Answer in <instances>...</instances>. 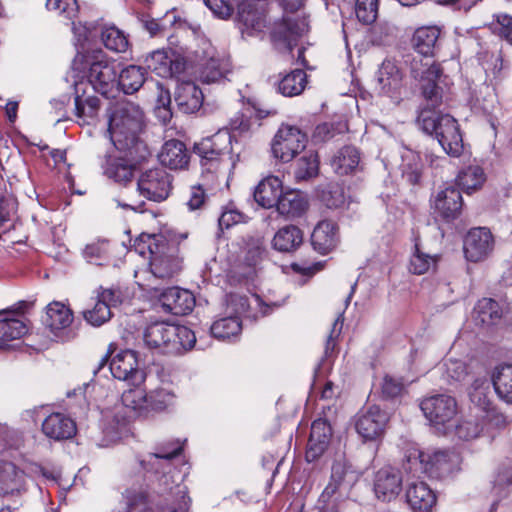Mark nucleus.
Segmentation results:
<instances>
[{
	"instance_id": "nucleus-39",
	"label": "nucleus",
	"mask_w": 512,
	"mask_h": 512,
	"mask_svg": "<svg viewBox=\"0 0 512 512\" xmlns=\"http://www.w3.org/2000/svg\"><path fill=\"white\" fill-rule=\"evenodd\" d=\"M175 100L184 113H194L202 105L203 94L194 83L187 82L178 88Z\"/></svg>"
},
{
	"instance_id": "nucleus-30",
	"label": "nucleus",
	"mask_w": 512,
	"mask_h": 512,
	"mask_svg": "<svg viewBox=\"0 0 512 512\" xmlns=\"http://www.w3.org/2000/svg\"><path fill=\"white\" fill-rule=\"evenodd\" d=\"M346 469L341 463L332 466L331 481L319 497L318 504L323 512H334L335 495L345 481Z\"/></svg>"
},
{
	"instance_id": "nucleus-64",
	"label": "nucleus",
	"mask_w": 512,
	"mask_h": 512,
	"mask_svg": "<svg viewBox=\"0 0 512 512\" xmlns=\"http://www.w3.org/2000/svg\"><path fill=\"white\" fill-rule=\"evenodd\" d=\"M496 28L499 36L512 45V16L501 14L497 16Z\"/></svg>"
},
{
	"instance_id": "nucleus-15",
	"label": "nucleus",
	"mask_w": 512,
	"mask_h": 512,
	"mask_svg": "<svg viewBox=\"0 0 512 512\" xmlns=\"http://www.w3.org/2000/svg\"><path fill=\"white\" fill-rule=\"evenodd\" d=\"M494 249V238L489 229H471L464 238V255L470 262H480L489 257Z\"/></svg>"
},
{
	"instance_id": "nucleus-40",
	"label": "nucleus",
	"mask_w": 512,
	"mask_h": 512,
	"mask_svg": "<svg viewBox=\"0 0 512 512\" xmlns=\"http://www.w3.org/2000/svg\"><path fill=\"white\" fill-rule=\"evenodd\" d=\"M491 379L498 397L506 403L512 404V364L496 367Z\"/></svg>"
},
{
	"instance_id": "nucleus-56",
	"label": "nucleus",
	"mask_w": 512,
	"mask_h": 512,
	"mask_svg": "<svg viewBox=\"0 0 512 512\" xmlns=\"http://www.w3.org/2000/svg\"><path fill=\"white\" fill-rule=\"evenodd\" d=\"M442 367L448 381L460 382L468 375L466 363L459 359L448 358L444 361Z\"/></svg>"
},
{
	"instance_id": "nucleus-44",
	"label": "nucleus",
	"mask_w": 512,
	"mask_h": 512,
	"mask_svg": "<svg viewBox=\"0 0 512 512\" xmlns=\"http://www.w3.org/2000/svg\"><path fill=\"white\" fill-rule=\"evenodd\" d=\"M306 84V73L302 69H295L280 80L278 91L286 97H293L300 95L304 91Z\"/></svg>"
},
{
	"instance_id": "nucleus-1",
	"label": "nucleus",
	"mask_w": 512,
	"mask_h": 512,
	"mask_svg": "<svg viewBox=\"0 0 512 512\" xmlns=\"http://www.w3.org/2000/svg\"><path fill=\"white\" fill-rule=\"evenodd\" d=\"M441 29L438 26H422L412 36L411 45L417 55H407L405 63L410 75L420 81L423 98L435 106L441 102V88L437 82L442 70L432 57L439 46Z\"/></svg>"
},
{
	"instance_id": "nucleus-60",
	"label": "nucleus",
	"mask_w": 512,
	"mask_h": 512,
	"mask_svg": "<svg viewBox=\"0 0 512 512\" xmlns=\"http://www.w3.org/2000/svg\"><path fill=\"white\" fill-rule=\"evenodd\" d=\"M404 385L400 379L386 375L382 382V395L386 398H396L402 394Z\"/></svg>"
},
{
	"instance_id": "nucleus-43",
	"label": "nucleus",
	"mask_w": 512,
	"mask_h": 512,
	"mask_svg": "<svg viewBox=\"0 0 512 512\" xmlns=\"http://www.w3.org/2000/svg\"><path fill=\"white\" fill-rule=\"evenodd\" d=\"M319 159L315 151H306L297 161L294 177L297 182L308 181L318 176Z\"/></svg>"
},
{
	"instance_id": "nucleus-41",
	"label": "nucleus",
	"mask_w": 512,
	"mask_h": 512,
	"mask_svg": "<svg viewBox=\"0 0 512 512\" xmlns=\"http://www.w3.org/2000/svg\"><path fill=\"white\" fill-rule=\"evenodd\" d=\"M489 384L484 377L476 378L469 391L471 402L487 414V417L496 415V410L489 398Z\"/></svg>"
},
{
	"instance_id": "nucleus-3",
	"label": "nucleus",
	"mask_w": 512,
	"mask_h": 512,
	"mask_svg": "<svg viewBox=\"0 0 512 512\" xmlns=\"http://www.w3.org/2000/svg\"><path fill=\"white\" fill-rule=\"evenodd\" d=\"M74 80L83 81L94 91L107 96L116 88L117 63L103 50L78 52L71 65Z\"/></svg>"
},
{
	"instance_id": "nucleus-11",
	"label": "nucleus",
	"mask_w": 512,
	"mask_h": 512,
	"mask_svg": "<svg viewBox=\"0 0 512 512\" xmlns=\"http://www.w3.org/2000/svg\"><path fill=\"white\" fill-rule=\"evenodd\" d=\"M420 408L429 422L437 429L453 420L457 404L453 397L437 394L422 400Z\"/></svg>"
},
{
	"instance_id": "nucleus-13",
	"label": "nucleus",
	"mask_w": 512,
	"mask_h": 512,
	"mask_svg": "<svg viewBox=\"0 0 512 512\" xmlns=\"http://www.w3.org/2000/svg\"><path fill=\"white\" fill-rule=\"evenodd\" d=\"M120 290L113 288H100L92 308L82 312L86 322L94 327H100L112 317L111 308L121 304Z\"/></svg>"
},
{
	"instance_id": "nucleus-50",
	"label": "nucleus",
	"mask_w": 512,
	"mask_h": 512,
	"mask_svg": "<svg viewBox=\"0 0 512 512\" xmlns=\"http://www.w3.org/2000/svg\"><path fill=\"white\" fill-rule=\"evenodd\" d=\"M146 68L161 77L171 75V59L162 50H156L145 57Z\"/></svg>"
},
{
	"instance_id": "nucleus-51",
	"label": "nucleus",
	"mask_w": 512,
	"mask_h": 512,
	"mask_svg": "<svg viewBox=\"0 0 512 512\" xmlns=\"http://www.w3.org/2000/svg\"><path fill=\"white\" fill-rule=\"evenodd\" d=\"M82 254L89 263L103 265L109 258V242L107 240L91 242L85 246Z\"/></svg>"
},
{
	"instance_id": "nucleus-48",
	"label": "nucleus",
	"mask_w": 512,
	"mask_h": 512,
	"mask_svg": "<svg viewBox=\"0 0 512 512\" xmlns=\"http://www.w3.org/2000/svg\"><path fill=\"white\" fill-rule=\"evenodd\" d=\"M242 329L238 316L229 315L215 321L211 326V334L217 339L236 337Z\"/></svg>"
},
{
	"instance_id": "nucleus-36",
	"label": "nucleus",
	"mask_w": 512,
	"mask_h": 512,
	"mask_svg": "<svg viewBox=\"0 0 512 512\" xmlns=\"http://www.w3.org/2000/svg\"><path fill=\"white\" fill-rule=\"evenodd\" d=\"M230 71V58L224 54H214L201 68L200 79L204 83H213L222 79Z\"/></svg>"
},
{
	"instance_id": "nucleus-59",
	"label": "nucleus",
	"mask_w": 512,
	"mask_h": 512,
	"mask_svg": "<svg viewBox=\"0 0 512 512\" xmlns=\"http://www.w3.org/2000/svg\"><path fill=\"white\" fill-rule=\"evenodd\" d=\"M227 307L233 316L245 315L248 312L249 301L244 295L231 293L226 299Z\"/></svg>"
},
{
	"instance_id": "nucleus-19",
	"label": "nucleus",
	"mask_w": 512,
	"mask_h": 512,
	"mask_svg": "<svg viewBox=\"0 0 512 512\" xmlns=\"http://www.w3.org/2000/svg\"><path fill=\"white\" fill-rule=\"evenodd\" d=\"M159 301L166 312L176 316L190 313L195 306L194 295L189 290L180 287L165 289L159 295Z\"/></svg>"
},
{
	"instance_id": "nucleus-26",
	"label": "nucleus",
	"mask_w": 512,
	"mask_h": 512,
	"mask_svg": "<svg viewBox=\"0 0 512 512\" xmlns=\"http://www.w3.org/2000/svg\"><path fill=\"white\" fill-rule=\"evenodd\" d=\"M309 206L307 197L296 190L282 192L277 203V212L288 219L301 217Z\"/></svg>"
},
{
	"instance_id": "nucleus-29",
	"label": "nucleus",
	"mask_w": 512,
	"mask_h": 512,
	"mask_svg": "<svg viewBox=\"0 0 512 512\" xmlns=\"http://www.w3.org/2000/svg\"><path fill=\"white\" fill-rule=\"evenodd\" d=\"M83 81H73L75 90V112L79 119L89 123L88 119H93L100 108V99L97 96H85Z\"/></svg>"
},
{
	"instance_id": "nucleus-35",
	"label": "nucleus",
	"mask_w": 512,
	"mask_h": 512,
	"mask_svg": "<svg viewBox=\"0 0 512 512\" xmlns=\"http://www.w3.org/2000/svg\"><path fill=\"white\" fill-rule=\"evenodd\" d=\"M145 75V68L136 65H129L118 73L116 87H119L125 94H133L145 83Z\"/></svg>"
},
{
	"instance_id": "nucleus-20",
	"label": "nucleus",
	"mask_w": 512,
	"mask_h": 512,
	"mask_svg": "<svg viewBox=\"0 0 512 512\" xmlns=\"http://www.w3.org/2000/svg\"><path fill=\"white\" fill-rule=\"evenodd\" d=\"M402 478L399 470L386 466L375 475L374 490L378 499L391 501L401 491Z\"/></svg>"
},
{
	"instance_id": "nucleus-57",
	"label": "nucleus",
	"mask_w": 512,
	"mask_h": 512,
	"mask_svg": "<svg viewBox=\"0 0 512 512\" xmlns=\"http://www.w3.org/2000/svg\"><path fill=\"white\" fill-rule=\"evenodd\" d=\"M128 512H152L145 492H127Z\"/></svg>"
},
{
	"instance_id": "nucleus-18",
	"label": "nucleus",
	"mask_w": 512,
	"mask_h": 512,
	"mask_svg": "<svg viewBox=\"0 0 512 512\" xmlns=\"http://www.w3.org/2000/svg\"><path fill=\"white\" fill-rule=\"evenodd\" d=\"M181 451L182 447L180 445L175 446L172 450L161 448L155 453H150L147 459L141 460L140 465L146 471H152L155 474L161 472L162 476L159 481L167 486V490L172 491V486H170L171 477L168 476V473L171 470V460L177 457Z\"/></svg>"
},
{
	"instance_id": "nucleus-31",
	"label": "nucleus",
	"mask_w": 512,
	"mask_h": 512,
	"mask_svg": "<svg viewBox=\"0 0 512 512\" xmlns=\"http://www.w3.org/2000/svg\"><path fill=\"white\" fill-rule=\"evenodd\" d=\"M418 459L426 472L433 470L450 472L457 461V455L447 450H439L433 453L419 452Z\"/></svg>"
},
{
	"instance_id": "nucleus-33",
	"label": "nucleus",
	"mask_w": 512,
	"mask_h": 512,
	"mask_svg": "<svg viewBox=\"0 0 512 512\" xmlns=\"http://www.w3.org/2000/svg\"><path fill=\"white\" fill-rule=\"evenodd\" d=\"M503 311L497 301L492 298H483L474 307L472 318L476 325L492 326L497 324Z\"/></svg>"
},
{
	"instance_id": "nucleus-2",
	"label": "nucleus",
	"mask_w": 512,
	"mask_h": 512,
	"mask_svg": "<svg viewBox=\"0 0 512 512\" xmlns=\"http://www.w3.org/2000/svg\"><path fill=\"white\" fill-rule=\"evenodd\" d=\"M108 117V131L114 147L136 161H145L150 151L139 137L144 118L141 108L129 101L117 102L110 108Z\"/></svg>"
},
{
	"instance_id": "nucleus-9",
	"label": "nucleus",
	"mask_w": 512,
	"mask_h": 512,
	"mask_svg": "<svg viewBox=\"0 0 512 512\" xmlns=\"http://www.w3.org/2000/svg\"><path fill=\"white\" fill-rule=\"evenodd\" d=\"M306 143L307 136L299 128L282 125L273 139L272 153L282 162H289L305 149Z\"/></svg>"
},
{
	"instance_id": "nucleus-34",
	"label": "nucleus",
	"mask_w": 512,
	"mask_h": 512,
	"mask_svg": "<svg viewBox=\"0 0 512 512\" xmlns=\"http://www.w3.org/2000/svg\"><path fill=\"white\" fill-rule=\"evenodd\" d=\"M406 498L413 510L429 511L436 502L433 491L424 482L409 484Z\"/></svg>"
},
{
	"instance_id": "nucleus-49",
	"label": "nucleus",
	"mask_w": 512,
	"mask_h": 512,
	"mask_svg": "<svg viewBox=\"0 0 512 512\" xmlns=\"http://www.w3.org/2000/svg\"><path fill=\"white\" fill-rule=\"evenodd\" d=\"M101 41L107 49L115 52H124L128 47L126 36L115 26L101 29Z\"/></svg>"
},
{
	"instance_id": "nucleus-12",
	"label": "nucleus",
	"mask_w": 512,
	"mask_h": 512,
	"mask_svg": "<svg viewBox=\"0 0 512 512\" xmlns=\"http://www.w3.org/2000/svg\"><path fill=\"white\" fill-rule=\"evenodd\" d=\"M151 254V268L158 278H170L181 269L180 260L169 253L171 248L166 245L163 237H153L148 245Z\"/></svg>"
},
{
	"instance_id": "nucleus-61",
	"label": "nucleus",
	"mask_w": 512,
	"mask_h": 512,
	"mask_svg": "<svg viewBox=\"0 0 512 512\" xmlns=\"http://www.w3.org/2000/svg\"><path fill=\"white\" fill-rule=\"evenodd\" d=\"M212 13L222 19L229 18L233 13V6L226 0H203Z\"/></svg>"
},
{
	"instance_id": "nucleus-55",
	"label": "nucleus",
	"mask_w": 512,
	"mask_h": 512,
	"mask_svg": "<svg viewBox=\"0 0 512 512\" xmlns=\"http://www.w3.org/2000/svg\"><path fill=\"white\" fill-rule=\"evenodd\" d=\"M46 7L49 11L71 21L77 16L79 10L77 0H46ZM72 24L74 25V22Z\"/></svg>"
},
{
	"instance_id": "nucleus-10",
	"label": "nucleus",
	"mask_w": 512,
	"mask_h": 512,
	"mask_svg": "<svg viewBox=\"0 0 512 512\" xmlns=\"http://www.w3.org/2000/svg\"><path fill=\"white\" fill-rule=\"evenodd\" d=\"M170 174L162 167L142 172L137 181L139 194L148 200L160 202L165 200L172 189Z\"/></svg>"
},
{
	"instance_id": "nucleus-47",
	"label": "nucleus",
	"mask_w": 512,
	"mask_h": 512,
	"mask_svg": "<svg viewBox=\"0 0 512 512\" xmlns=\"http://www.w3.org/2000/svg\"><path fill=\"white\" fill-rule=\"evenodd\" d=\"M457 185L466 193L479 189L485 182V174L479 166H469L459 172Z\"/></svg>"
},
{
	"instance_id": "nucleus-32",
	"label": "nucleus",
	"mask_w": 512,
	"mask_h": 512,
	"mask_svg": "<svg viewBox=\"0 0 512 512\" xmlns=\"http://www.w3.org/2000/svg\"><path fill=\"white\" fill-rule=\"evenodd\" d=\"M238 21L242 26V32L255 35L263 32L266 27V14L251 4H243L238 11Z\"/></svg>"
},
{
	"instance_id": "nucleus-27",
	"label": "nucleus",
	"mask_w": 512,
	"mask_h": 512,
	"mask_svg": "<svg viewBox=\"0 0 512 512\" xmlns=\"http://www.w3.org/2000/svg\"><path fill=\"white\" fill-rule=\"evenodd\" d=\"M282 182L276 176L263 179L254 190V199L263 208L276 207L282 194Z\"/></svg>"
},
{
	"instance_id": "nucleus-5",
	"label": "nucleus",
	"mask_w": 512,
	"mask_h": 512,
	"mask_svg": "<svg viewBox=\"0 0 512 512\" xmlns=\"http://www.w3.org/2000/svg\"><path fill=\"white\" fill-rule=\"evenodd\" d=\"M424 101L417 117L419 128L426 134L434 136L448 155L460 156L463 152V139L456 119L449 114L436 111L442 101L435 106L428 103L425 98Z\"/></svg>"
},
{
	"instance_id": "nucleus-24",
	"label": "nucleus",
	"mask_w": 512,
	"mask_h": 512,
	"mask_svg": "<svg viewBox=\"0 0 512 512\" xmlns=\"http://www.w3.org/2000/svg\"><path fill=\"white\" fill-rule=\"evenodd\" d=\"M463 200L461 192L454 187H447L437 193L434 208L445 220L457 218L462 210Z\"/></svg>"
},
{
	"instance_id": "nucleus-7",
	"label": "nucleus",
	"mask_w": 512,
	"mask_h": 512,
	"mask_svg": "<svg viewBox=\"0 0 512 512\" xmlns=\"http://www.w3.org/2000/svg\"><path fill=\"white\" fill-rule=\"evenodd\" d=\"M305 0H279L285 15L276 20L270 29V39L279 51L291 52L298 41L309 30L305 17H291L288 14L297 12L303 7Z\"/></svg>"
},
{
	"instance_id": "nucleus-45",
	"label": "nucleus",
	"mask_w": 512,
	"mask_h": 512,
	"mask_svg": "<svg viewBox=\"0 0 512 512\" xmlns=\"http://www.w3.org/2000/svg\"><path fill=\"white\" fill-rule=\"evenodd\" d=\"M122 404L131 409L136 416L147 417V393L135 385L123 392L121 396Z\"/></svg>"
},
{
	"instance_id": "nucleus-21",
	"label": "nucleus",
	"mask_w": 512,
	"mask_h": 512,
	"mask_svg": "<svg viewBox=\"0 0 512 512\" xmlns=\"http://www.w3.org/2000/svg\"><path fill=\"white\" fill-rule=\"evenodd\" d=\"M123 157L105 155L104 174L120 184L130 182L136 165L142 161L132 159L126 153Z\"/></svg>"
},
{
	"instance_id": "nucleus-37",
	"label": "nucleus",
	"mask_w": 512,
	"mask_h": 512,
	"mask_svg": "<svg viewBox=\"0 0 512 512\" xmlns=\"http://www.w3.org/2000/svg\"><path fill=\"white\" fill-rule=\"evenodd\" d=\"M46 325L58 335V332L68 328L73 322L72 310L61 302H52L47 306Z\"/></svg>"
},
{
	"instance_id": "nucleus-52",
	"label": "nucleus",
	"mask_w": 512,
	"mask_h": 512,
	"mask_svg": "<svg viewBox=\"0 0 512 512\" xmlns=\"http://www.w3.org/2000/svg\"><path fill=\"white\" fill-rule=\"evenodd\" d=\"M320 200L329 209H339L344 206L346 197L339 184L330 183L321 191Z\"/></svg>"
},
{
	"instance_id": "nucleus-63",
	"label": "nucleus",
	"mask_w": 512,
	"mask_h": 512,
	"mask_svg": "<svg viewBox=\"0 0 512 512\" xmlns=\"http://www.w3.org/2000/svg\"><path fill=\"white\" fill-rule=\"evenodd\" d=\"M244 215L234 208H226L218 219L220 229H228L231 226L242 222Z\"/></svg>"
},
{
	"instance_id": "nucleus-23",
	"label": "nucleus",
	"mask_w": 512,
	"mask_h": 512,
	"mask_svg": "<svg viewBox=\"0 0 512 512\" xmlns=\"http://www.w3.org/2000/svg\"><path fill=\"white\" fill-rule=\"evenodd\" d=\"M332 429L330 424L324 419H317L312 423L306 459L311 462L316 460L328 447Z\"/></svg>"
},
{
	"instance_id": "nucleus-28",
	"label": "nucleus",
	"mask_w": 512,
	"mask_h": 512,
	"mask_svg": "<svg viewBox=\"0 0 512 512\" xmlns=\"http://www.w3.org/2000/svg\"><path fill=\"white\" fill-rule=\"evenodd\" d=\"M159 159L162 165L177 170L188 165L189 155L183 142L171 139L163 145Z\"/></svg>"
},
{
	"instance_id": "nucleus-62",
	"label": "nucleus",
	"mask_w": 512,
	"mask_h": 512,
	"mask_svg": "<svg viewBox=\"0 0 512 512\" xmlns=\"http://www.w3.org/2000/svg\"><path fill=\"white\" fill-rule=\"evenodd\" d=\"M2 442L7 448L18 449L23 444V434L14 428L2 427Z\"/></svg>"
},
{
	"instance_id": "nucleus-4",
	"label": "nucleus",
	"mask_w": 512,
	"mask_h": 512,
	"mask_svg": "<svg viewBox=\"0 0 512 512\" xmlns=\"http://www.w3.org/2000/svg\"><path fill=\"white\" fill-rule=\"evenodd\" d=\"M194 152L200 158L202 175L209 179L222 170L235 167L240 160V151L233 144V136L227 129L195 143Z\"/></svg>"
},
{
	"instance_id": "nucleus-38",
	"label": "nucleus",
	"mask_w": 512,
	"mask_h": 512,
	"mask_svg": "<svg viewBox=\"0 0 512 512\" xmlns=\"http://www.w3.org/2000/svg\"><path fill=\"white\" fill-rule=\"evenodd\" d=\"M360 153L354 146H344L331 159V166L338 175L353 173L359 166Z\"/></svg>"
},
{
	"instance_id": "nucleus-22",
	"label": "nucleus",
	"mask_w": 512,
	"mask_h": 512,
	"mask_svg": "<svg viewBox=\"0 0 512 512\" xmlns=\"http://www.w3.org/2000/svg\"><path fill=\"white\" fill-rule=\"evenodd\" d=\"M42 432L49 439L62 441L76 434V424L62 413H52L44 419Z\"/></svg>"
},
{
	"instance_id": "nucleus-16",
	"label": "nucleus",
	"mask_w": 512,
	"mask_h": 512,
	"mask_svg": "<svg viewBox=\"0 0 512 512\" xmlns=\"http://www.w3.org/2000/svg\"><path fill=\"white\" fill-rule=\"evenodd\" d=\"M23 305L24 303H20L16 311L2 309V351L9 347H18L19 341L28 332L23 317L18 315Z\"/></svg>"
},
{
	"instance_id": "nucleus-17",
	"label": "nucleus",
	"mask_w": 512,
	"mask_h": 512,
	"mask_svg": "<svg viewBox=\"0 0 512 512\" xmlns=\"http://www.w3.org/2000/svg\"><path fill=\"white\" fill-rule=\"evenodd\" d=\"M377 88L379 93L398 102L402 88V73L392 59H385L377 72Z\"/></svg>"
},
{
	"instance_id": "nucleus-42",
	"label": "nucleus",
	"mask_w": 512,
	"mask_h": 512,
	"mask_svg": "<svg viewBox=\"0 0 512 512\" xmlns=\"http://www.w3.org/2000/svg\"><path fill=\"white\" fill-rule=\"evenodd\" d=\"M302 243L303 233L294 225L279 229L273 238V247L280 252H292Z\"/></svg>"
},
{
	"instance_id": "nucleus-53",
	"label": "nucleus",
	"mask_w": 512,
	"mask_h": 512,
	"mask_svg": "<svg viewBox=\"0 0 512 512\" xmlns=\"http://www.w3.org/2000/svg\"><path fill=\"white\" fill-rule=\"evenodd\" d=\"M174 394L160 389L147 394V417L153 412H161L174 403Z\"/></svg>"
},
{
	"instance_id": "nucleus-14",
	"label": "nucleus",
	"mask_w": 512,
	"mask_h": 512,
	"mask_svg": "<svg viewBox=\"0 0 512 512\" xmlns=\"http://www.w3.org/2000/svg\"><path fill=\"white\" fill-rule=\"evenodd\" d=\"M388 421V413L379 406L372 405L357 415L355 429L365 441H373L383 435Z\"/></svg>"
},
{
	"instance_id": "nucleus-46",
	"label": "nucleus",
	"mask_w": 512,
	"mask_h": 512,
	"mask_svg": "<svg viewBox=\"0 0 512 512\" xmlns=\"http://www.w3.org/2000/svg\"><path fill=\"white\" fill-rule=\"evenodd\" d=\"M439 256L423 251L418 243L415 244V252L411 256L409 270L413 274L422 275L436 268Z\"/></svg>"
},
{
	"instance_id": "nucleus-8",
	"label": "nucleus",
	"mask_w": 512,
	"mask_h": 512,
	"mask_svg": "<svg viewBox=\"0 0 512 512\" xmlns=\"http://www.w3.org/2000/svg\"><path fill=\"white\" fill-rule=\"evenodd\" d=\"M110 351L106 353L98 362L93 370L94 374L100 372L109 362V370L114 378L129 381L133 385H138L144 381L145 375L138 368V359L133 350H123L117 353L110 361Z\"/></svg>"
},
{
	"instance_id": "nucleus-58",
	"label": "nucleus",
	"mask_w": 512,
	"mask_h": 512,
	"mask_svg": "<svg viewBox=\"0 0 512 512\" xmlns=\"http://www.w3.org/2000/svg\"><path fill=\"white\" fill-rule=\"evenodd\" d=\"M455 432L458 438L468 441L480 435L482 426L474 420H463L456 426Z\"/></svg>"
},
{
	"instance_id": "nucleus-6",
	"label": "nucleus",
	"mask_w": 512,
	"mask_h": 512,
	"mask_svg": "<svg viewBox=\"0 0 512 512\" xmlns=\"http://www.w3.org/2000/svg\"><path fill=\"white\" fill-rule=\"evenodd\" d=\"M146 346L162 354H182L196 343L194 332L186 326L165 322L149 325L143 335Z\"/></svg>"
},
{
	"instance_id": "nucleus-25",
	"label": "nucleus",
	"mask_w": 512,
	"mask_h": 512,
	"mask_svg": "<svg viewBox=\"0 0 512 512\" xmlns=\"http://www.w3.org/2000/svg\"><path fill=\"white\" fill-rule=\"evenodd\" d=\"M337 225L330 220L317 224L311 235L313 248L321 254L332 251L338 243Z\"/></svg>"
},
{
	"instance_id": "nucleus-54",
	"label": "nucleus",
	"mask_w": 512,
	"mask_h": 512,
	"mask_svg": "<svg viewBox=\"0 0 512 512\" xmlns=\"http://www.w3.org/2000/svg\"><path fill=\"white\" fill-rule=\"evenodd\" d=\"M354 10L359 22L370 25L377 19L378 0H356Z\"/></svg>"
}]
</instances>
